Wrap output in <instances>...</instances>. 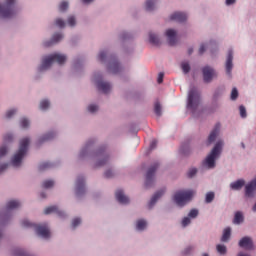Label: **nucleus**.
I'll use <instances>...</instances> for the list:
<instances>
[{"label": "nucleus", "mask_w": 256, "mask_h": 256, "mask_svg": "<svg viewBox=\"0 0 256 256\" xmlns=\"http://www.w3.org/2000/svg\"><path fill=\"white\" fill-rule=\"evenodd\" d=\"M67 61V56L59 53L51 54L50 56H46L42 60V64L39 67V71H47L53 63H58V65H63Z\"/></svg>", "instance_id": "obj_1"}, {"label": "nucleus", "mask_w": 256, "mask_h": 256, "mask_svg": "<svg viewBox=\"0 0 256 256\" xmlns=\"http://www.w3.org/2000/svg\"><path fill=\"white\" fill-rule=\"evenodd\" d=\"M221 151H223V141H218L204 160V167H207V169H214L215 161L218 159L219 155H221Z\"/></svg>", "instance_id": "obj_2"}, {"label": "nucleus", "mask_w": 256, "mask_h": 256, "mask_svg": "<svg viewBox=\"0 0 256 256\" xmlns=\"http://www.w3.org/2000/svg\"><path fill=\"white\" fill-rule=\"evenodd\" d=\"M29 143H31V140H29V138H23L22 140H20L18 152L13 156L11 160L13 167L21 166V161H23V157H25L27 153Z\"/></svg>", "instance_id": "obj_3"}, {"label": "nucleus", "mask_w": 256, "mask_h": 256, "mask_svg": "<svg viewBox=\"0 0 256 256\" xmlns=\"http://www.w3.org/2000/svg\"><path fill=\"white\" fill-rule=\"evenodd\" d=\"M193 195H195V191L193 190H180L174 194L173 200L178 207H184V205H187L193 199Z\"/></svg>", "instance_id": "obj_4"}, {"label": "nucleus", "mask_w": 256, "mask_h": 256, "mask_svg": "<svg viewBox=\"0 0 256 256\" xmlns=\"http://www.w3.org/2000/svg\"><path fill=\"white\" fill-rule=\"evenodd\" d=\"M201 104V94L197 91V88L193 87L188 93V104L187 108L191 111H197V107Z\"/></svg>", "instance_id": "obj_5"}, {"label": "nucleus", "mask_w": 256, "mask_h": 256, "mask_svg": "<svg viewBox=\"0 0 256 256\" xmlns=\"http://www.w3.org/2000/svg\"><path fill=\"white\" fill-rule=\"evenodd\" d=\"M22 227H34L37 235H39V237H43V239H49V237H51V231L49 230V226H47V224L35 225L28 220H23Z\"/></svg>", "instance_id": "obj_6"}, {"label": "nucleus", "mask_w": 256, "mask_h": 256, "mask_svg": "<svg viewBox=\"0 0 256 256\" xmlns=\"http://www.w3.org/2000/svg\"><path fill=\"white\" fill-rule=\"evenodd\" d=\"M19 207H21L20 201H17V200L9 201L6 204L5 210L0 213V223H7V221H9V218L11 217V211Z\"/></svg>", "instance_id": "obj_7"}, {"label": "nucleus", "mask_w": 256, "mask_h": 256, "mask_svg": "<svg viewBox=\"0 0 256 256\" xmlns=\"http://www.w3.org/2000/svg\"><path fill=\"white\" fill-rule=\"evenodd\" d=\"M15 0H6L4 5L0 4V17L2 19H11L15 15Z\"/></svg>", "instance_id": "obj_8"}, {"label": "nucleus", "mask_w": 256, "mask_h": 256, "mask_svg": "<svg viewBox=\"0 0 256 256\" xmlns=\"http://www.w3.org/2000/svg\"><path fill=\"white\" fill-rule=\"evenodd\" d=\"M159 169V162H154L152 165L149 166L146 172V187H151L153 185V181H155V173Z\"/></svg>", "instance_id": "obj_9"}, {"label": "nucleus", "mask_w": 256, "mask_h": 256, "mask_svg": "<svg viewBox=\"0 0 256 256\" xmlns=\"http://www.w3.org/2000/svg\"><path fill=\"white\" fill-rule=\"evenodd\" d=\"M94 157L97 161V167H103V165H106L107 161H109V155H107V152L105 150H97L94 153Z\"/></svg>", "instance_id": "obj_10"}, {"label": "nucleus", "mask_w": 256, "mask_h": 256, "mask_svg": "<svg viewBox=\"0 0 256 256\" xmlns=\"http://www.w3.org/2000/svg\"><path fill=\"white\" fill-rule=\"evenodd\" d=\"M203 79L205 83H211L215 77H217V72L210 66H205L202 68Z\"/></svg>", "instance_id": "obj_11"}, {"label": "nucleus", "mask_w": 256, "mask_h": 256, "mask_svg": "<svg viewBox=\"0 0 256 256\" xmlns=\"http://www.w3.org/2000/svg\"><path fill=\"white\" fill-rule=\"evenodd\" d=\"M238 245L242 249L251 251V249H253V239H251V237H249V236H245L239 241Z\"/></svg>", "instance_id": "obj_12"}, {"label": "nucleus", "mask_w": 256, "mask_h": 256, "mask_svg": "<svg viewBox=\"0 0 256 256\" xmlns=\"http://www.w3.org/2000/svg\"><path fill=\"white\" fill-rule=\"evenodd\" d=\"M167 39H168V44L173 47V45H176L177 43V31L174 29H168L166 30L165 33Z\"/></svg>", "instance_id": "obj_13"}, {"label": "nucleus", "mask_w": 256, "mask_h": 256, "mask_svg": "<svg viewBox=\"0 0 256 256\" xmlns=\"http://www.w3.org/2000/svg\"><path fill=\"white\" fill-rule=\"evenodd\" d=\"M85 193V179L83 177H78L76 181V195H83Z\"/></svg>", "instance_id": "obj_14"}, {"label": "nucleus", "mask_w": 256, "mask_h": 256, "mask_svg": "<svg viewBox=\"0 0 256 256\" xmlns=\"http://www.w3.org/2000/svg\"><path fill=\"white\" fill-rule=\"evenodd\" d=\"M225 67L227 75H231V71L233 69V50L228 51Z\"/></svg>", "instance_id": "obj_15"}, {"label": "nucleus", "mask_w": 256, "mask_h": 256, "mask_svg": "<svg viewBox=\"0 0 256 256\" xmlns=\"http://www.w3.org/2000/svg\"><path fill=\"white\" fill-rule=\"evenodd\" d=\"M171 21H177L178 23H184L187 21V14L183 12H175L170 16Z\"/></svg>", "instance_id": "obj_16"}, {"label": "nucleus", "mask_w": 256, "mask_h": 256, "mask_svg": "<svg viewBox=\"0 0 256 256\" xmlns=\"http://www.w3.org/2000/svg\"><path fill=\"white\" fill-rule=\"evenodd\" d=\"M163 195H165V189H161L158 192H156L152 196V198L148 204L149 209H151L153 207V205H155V203H157V201H159V199H161V197H163Z\"/></svg>", "instance_id": "obj_17"}, {"label": "nucleus", "mask_w": 256, "mask_h": 256, "mask_svg": "<svg viewBox=\"0 0 256 256\" xmlns=\"http://www.w3.org/2000/svg\"><path fill=\"white\" fill-rule=\"evenodd\" d=\"M256 192V179L252 180L247 186L245 190L246 197H253Z\"/></svg>", "instance_id": "obj_18"}, {"label": "nucleus", "mask_w": 256, "mask_h": 256, "mask_svg": "<svg viewBox=\"0 0 256 256\" xmlns=\"http://www.w3.org/2000/svg\"><path fill=\"white\" fill-rule=\"evenodd\" d=\"M51 213H57V215H59V217H65V213L61 210H59V208L57 206H50L45 208L44 210V215H51Z\"/></svg>", "instance_id": "obj_19"}, {"label": "nucleus", "mask_w": 256, "mask_h": 256, "mask_svg": "<svg viewBox=\"0 0 256 256\" xmlns=\"http://www.w3.org/2000/svg\"><path fill=\"white\" fill-rule=\"evenodd\" d=\"M116 199L118 202H120L122 205H127L129 203V197L123 193V190H117L116 191Z\"/></svg>", "instance_id": "obj_20"}, {"label": "nucleus", "mask_w": 256, "mask_h": 256, "mask_svg": "<svg viewBox=\"0 0 256 256\" xmlns=\"http://www.w3.org/2000/svg\"><path fill=\"white\" fill-rule=\"evenodd\" d=\"M221 129V124H216L214 129L211 131L208 137V143H213L215 139H217V135H219V130Z\"/></svg>", "instance_id": "obj_21"}, {"label": "nucleus", "mask_w": 256, "mask_h": 256, "mask_svg": "<svg viewBox=\"0 0 256 256\" xmlns=\"http://www.w3.org/2000/svg\"><path fill=\"white\" fill-rule=\"evenodd\" d=\"M97 89L103 93H109V91H111V84L108 82L98 81Z\"/></svg>", "instance_id": "obj_22"}, {"label": "nucleus", "mask_w": 256, "mask_h": 256, "mask_svg": "<svg viewBox=\"0 0 256 256\" xmlns=\"http://www.w3.org/2000/svg\"><path fill=\"white\" fill-rule=\"evenodd\" d=\"M108 71H110V73H113L115 75L119 73V71H121V65H119L118 61L114 60L109 64Z\"/></svg>", "instance_id": "obj_23"}, {"label": "nucleus", "mask_w": 256, "mask_h": 256, "mask_svg": "<svg viewBox=\"0 0 256 256\" xmlns=\"http://www.w3.org/2000/svg\"><path fill=\"white\" fill-rule=\"evenodd\" d=\"M5 155H7V147L2 146L0 147V159L1 157H5ZM9 167V164H1L0 165V173H3L5 171V169H7Z\"/></svg>", "instance_id": "obj_24"}, {"label": "nucleus", "mask_w": 256, "mask_h": 256, "mask_svg": "<svg viewBox=\"0 0 256 256\" xmlns=\"http://www.w3.org/2000/svg\"><path fill=\"white\" fill-rule=\"evenodd\" d=\"M61 39H63V34L56 33L53 35L51 42L45 43V47H51V45H53V43H59V41H61Z\"/></svg>", "instance_id": "obj_25"}, {"label": "nucleus", "mask_w": 256, "mask_h": 256, "mask_svg": "<svg viewBox=\"0 0 256 256\" xmlns=\"http://www.w3.org/2000/svg\"><path fill=\"white\" fill-rule=\"evenodd\" d=\"M149 42L152 45H161V40L159 39V36L155 33H150L149 34Z\"/></svg>", "instance_id": "obj_26"}, {"label": "nucleus", "mask_w": 256, "mask_h": 256, "mask_svg": "<svg viewBox=\"0 0 256 256\" xmlns=\"http://www.w3.org/2000/svg\"><path fill=\"white\" fill-rule=\"evenodd\" d=\"M243 221H244L243 213H241V212H236V213H235V216H234L233 223H234L235 225H240V223H243Z\"/></svg>", "instance_id": "obj_27"}, {"label": "nucleus", "mask_w": 256, "mask_h": 256, "mask_svg": "<svg viewBox=\"0 0 256 256\" xmlns=\"http://www.w3.org/2000/svg\"><path fill=\"white\" fill-rule=\"evenodd\" d=\"M230 237H231V228L224 229L221 241L223 243H225V242L229 241Z\"/></svg>", "instance_id": "obj_28"}, {"label": "nucleus", "mask_w": 256, "mask_h": 256, "mask_svg": "<svg viewBox=\"0 0 256 256\" xmlns=\"http://www.w3.org/2000/svg\"><path fill=\"white\" fill-rule=\"evenodd\" d=\"M243 185H245V181L243 180H238L236 182L231 183L230 187L231 189H234L235 191L241 189V187H243Z\"/></svg>", "instance_id": "obj_29"}, {"label": "nucleus", "mask_w": 256, "mask_h": 256, "mask_svg": "<svg viewBox=\"0 0 256 256\" xmlns=\"http://www.w3.org/2000/svg\"><path fill=\"white\" fill-rule=\"evenodd\" d=\"M53 137H55V133L50 132V133L44 135L42 138H40L38 140V143L41 144V143H45V141H51V139H53Z\"/></svg>", "instance_id": "obj_30"}, {"label": "nucleus", "mask_w": 256, "mask_h": 256, "mask_svg": "<svg viewBox=\"0 0 256 256\" xmlns=\"http://www.w3.org/2000/svg\"><path fill=\"white\" fill-rule=\"evenodd\" d=\"M154 112L157 117H161V115H163L161 111V103H159V101L155 102L154 104Z\"/></svg>", "instance_id": "obj_31"}, {"label": "nucleus", "mask_w": 256, "mask_h": 256, "mask_svg": "<svg viewBox=\"0 0 256 256\" xmlns=\"http://www.w3.org/2000/svg\"><path fill=\"white\" fill-rule=\"evenodd\" d=\"M145 227H147V222L145 220H138L136 222V229L138 231H143V229H145Z\"/></svg>", "instance_id": "obj_32"}, {"label": "nucleus", "mask_w": 256, "mask_h": 256, "mask_svg": "<svg viewBox=\"0 0 256 256\" xmlns=\"http://www.w3.org/2000/svg\"><path fill=\"white\" fill-rule=\"evenodd\" d=\"M50 105H51V103H49V100H42L40 102V109L42 111H47V109H49Z\"/></svg>", "instance_id": "obj_33"}, {"label": "nucleus", "mask_w": 256, "mask_h": 256, "mask_svg": "<svg viewBox=\"0 0 256 256\" xmlns=\"http://www.w3.org/2000/svg\"><path fill=\"white\" fill-rule=\"evenodd\" d=\"M215 199V192H208L205 197L206 203H213V200Z\"/></svg>", "instance_id": "obj_34"}, {"label": "nucleus", "mask_w": 256, "mask_h": 256, "mask_svg": "<svg viewBox=\"0 0 256 256\" xmlns=\"http://www.w3.org/2000/svg\"><path fill=\"white\" fill-rule=\"evenodd\" d=\"M181 68H182L183 73H185V74H187L191 71V66L189 65L188 62H182Z\"/></svg>", "instance_id": "obj_35"}, {"label": "nucleus", "mask_w": 256, "mask_h": 256, "mask_svg": "<svg viewBox=\"0 0 256 256\" xmlns=\"http://www.w3.org/2000/svg\"><path fill=\"white\" fill-rule=\"evenodd\" d=\"M53 185H55V182L53 180H46L43 182L42 187L44 189H51V187H53Z\"/></svg>", "instance_id": "obj_36"}, {"label": "nucleus", "mask_w": 256, "mask_h": 256, "mask_svg": "<svg viewBox=\"0 0 256 256\" xmlns=\"http://www.w3.org/2000/svg\"><path fill=\"white\" fill-rule=\"evenodd\" d=\"M216 249L220 255H225V253H227V247L225 245L218 244Z\"/></svg>", "instance_id": "obj_37"}, {"label": "nucleus", "mask_w": 256, "mask_h": 256, "mask_svg": "<svg viewBox=\"0 0 256 256\" xmlns=\"http://www.w3.org/2000/svg\"><path fill=\"white\" fill-rule=\"evenodd\" d=\"M155 9V2L153 0L146 1V11H153Z\"/></svg>", "instance_id": "obj_38"}, {"label": "nucleus", "mask_w": 256, "mask_h": 256, "mask_svg": "<svg viewBox=\"0 0 256 256\" xmlns=\"http://www.w3.org/2000/svg\"><path fill=\"white\" fill-rule=\"evenodd\" d=\"M68 9H69V3L65 2V1L62 2V3L59 5V11H60L61 13L67 11Z\"/></svg>", "instance_id": "obj_39"}, {"label": "nucleus", "mask_w": 256, "mask_h": 256, "mask_svg": "<svg viewBox=\"0 0 256 256\" xmlns=\"http://www.w3.org/2000/svg\"><path fill=\"white\" fill-rule=\"evenodd\" d=\"M45 169H51V163L44 162L39 165V171H45Z\"/></svg>", "instance_id": "obj_40"}, {"label": "nucleus", "mask_w": 256, "mask_h": 256, "mask_svg": "<svg viewBox=\"0 0 256 256\" xmlns=\"http://www.w3.org/2000/svg\"><path fill=\"white\" fill-rule=\"evenodd\" d=\"M239 111H240V117H242V119H245L247 117V109L245 108V106L241 105L239 107Z\"/></svg>", "instance_id": "obj_41"}, {"label": "nucleus", "mask_w": 256, "mask_h": 256, "mask_svg": "<svg viewBox=\"0 0 256 256\" xmlns=\"http://www.w3.org/2000/svg\"><path fill=\"white\" fill-rule=\"evenodd\" d=\"M239 97V91H237V88H233L231 92V100L235 101Z\"/></svg>", "instance_id": "obj_42"}, {"label": "nucleus", "mask_w": 256, "mask_h": 256, "mask_svg": "<svg viewBox=\"0 0 256 256\" xmlns=\"http://www.w3.org/2000/svg\"><path fill=\"white\" fill-rule=\"evenodd\" d=\"M20 125H21L22 129H27V127H29V120H27V118H23L20 121Z\"/></svg>", "instance_id": "obj_43"}, {"label": "nucleus", "mask_w": 256, "mask_h": 256, "mask_svg": "<svg viewBox=\"0 0 256 256\" xmlns=\"http://www.w3.org/2000/svg\"><path fill=\"white\" fill-rule=\"evenodd\" d=\"M55 25L60 27V29H63V27H65V21H63L61 18H58L55 21Z\"/></svg>", "instance_id": "obj_44"}, {"label": "nucleus", "mask_w": 256, "mask_h": 256, "mask_svg": "<svg viewBox=\"0 0 256 256\" xmlns=\"http://www.w3.org/2000/svg\"><path fill=\"white\" fill-rule=\"evenodd\" d=\"M188 177L191 179L193 177H195V175H197V168H191L188 173H187Z\"/></svg>", "instance_id": "obj_45"}, {"label": "nucleus", "mask_w": 256, "mask_h": 256, "mask_svg": "<svg viewBox=\"0 0 256 256\" xmlns=\"http://www.w3.org/2000/svg\"><path fill=\"white\" fill-rule=\"evenodd\" d=\"M98 110H99V107L95 104H91L88 106L89 113H95Z\"/></svg>", "instance_id": "obj_46"}, {"label": "nucleus", "mask_w": 256, "mask_h": 256, "mask_svg": "<svg viewBox=\"0 0 256 256\" xmlns=\"http://www.w3.org/2000/svg\"><path fill=\"white\" fill-rule=\"evenodd\" d=\"M197 215H199V210L197 209H192L188 214V216L191 217L192 219H195Z\"/></svg>", "instance_id": "obj_47"}, {"label": "nucleus", "mask_w": 256, "mask_h": 256, "mask_svg": "<svg viewBox=\"0 0 256 256\" xmlns=\"http://www.w3.org/2000/svg\"><path fill=\"white\" fill-rule=\"evenodd\" d=\"M76 23H77V21L75 20V18L73 16L68 17V25L70 27H75Z\"/></svg>", "instance_id": "obj_48"}, {"label": "nucleus", "mask_w": 256, "mask_h": 256, "mask_svg": "<svg viewBox=\"0 0 256 256\" xmlns=\"http://www.w3.org/2000/svg\"><path fill=\"white\" fill-rule=\"evenodd\" d=\"M15 113H17V110L12 109L6 112V119H11V117H13V115H15Z\"/></svg>", "instance_id": "obj_49"}, {"label": "nucleus", "mask_w": 256, "mask_h": 256, "mask_svg": "<svg viewBox=\"0 0 256 256\" xmlns=\"http://www.w3.org/2000/svg\"><path fill=\"white\" fill-rule=\"evenodd\" d=\"M78 225H81V218H75V219L72 221V227H73V229H75V227H78Z\"/></svg>", "instance_id": "obj_50"}, {"label": "nucleus", "mask_w": 256, "mask_h": 256, "mask_svg": "<svg viewBox=\"0 0 256 256\" xmlns=\"http://www.w3.org/2000/svg\"><path fill=\"white\" fill-rule=\"evenodd\" d=\"M106 57H107V52H105V51L100 52L99 55H98V59L101 62L105 61Z\"/></svg>", "instance_id": "obj_51"}, {"label": "nucleus", "mask_w": 256, "mask_h": 256, "mask_svg": "<svg viewBox=\"0 0 256 256\" xmlns=\"http://www.w3.org/2000/svg\"><path fill=\"white\" fill-rule=\"evenodd\" d=\"M191 223V219L189 217H185L182 220V226L187 227Z\"/></svg>", "instance_id": "obj_52"}, {"label": "nucleus", "mask_w": 256, "mask_h": 256, "mask_svg": "<svg viewBox=\"0 0 256 256\" xmlns=\"http://www.w3.org/2000/svg\"><path fill=\"white\" fill-rule=\"evenodd\" d=\"M4 141H6V143H9L10 141H13V135L12 134H6L4 136Z\"/></svg>", "instance_id": "obj_53"}, {"label": "nucleus", "mask_w": 256, "mask_h": 256, "mask_svg": "<svg viewBox=\"0 0 256 256\" xmlns=\"http://www.w3.org/2000/svg\"><path fill=\"white\" fill-rule=\"evenodd\" d=\"M104 176L106 177V179H111V177H113V171L107 170V171L104 173Z\"/></svg>", "instance_id": "obj_54"}, {"label": "nucleus", "mask_w": 256, "mask_h": 256, "mask_svg": "<svg viewBox=\"0 0 256 256\" xmlns=\"http://www.w3.org/2000/svg\"><path fill=\"white\" fill-rule=\"evenodd\" d=\"M163 77H165V74H163V72H160L157 79L159 84L163 83Z\"/></svg>", "instance_id": "obj_55"}, {"label": "nucleus", "mask_w": 256, "mask_h": 256, "mask_svg": "<svg viewBox=\"0 0 256 256\" xmlns=\"http://www.w3.org/2000/svg\"><path fill=\"white\" fill-rule=\"evenodd\" d=\"M205 53V44H202L199 48V55H203Z\"/></svg>", "instance_id": "obj_56"}, {"label": "nucleus", "mask_w": 256, "mask_h": 256, "mask_svg": "<svg viewBox=\"0 0 256 256\" xmlns=\"http://www.w3.org/2000/svg\"><path fill=\"white\" fill-rule=\"evenodd\" d=\"M155 147H157V140H153L151 143H150V149H155Z\"/></svg>", "instance_id": "obj_57"}, {"label": "nucleus", "mask_w": 256, "mask_h": 256, "mask_svg": "<svg viewBox=\"0 0 256 256\" xmlns=\"http://www.w3.org/2000/svg\"><path fill=\"white\" fill-rule=\"evenodd\" d=\"M193 250L192 247H188L184 250V255H189V253H191V251Z\"/></svg>", "instance_id": "obj_58"}, {"label": "nucleus", "mask_w": 256, "mask_h": 256, "mask_svg": "<svg viewBox=\"0 0 256 256\" xmlns=\"http://www.w3.org/2000/svg\"><path fill=\"white\" fill-rule=\"evenodd\" d=\"M235 3V0H226V5H233Z\"/></svg>", "instance_id": "obj_59"}, {"label": "nucleus", "mask_w": 256, "mask_h": 256, "mask_svg": "<svg viewBox=\"0 0 256 256\" xmlns=\"http://www.w3.org/2000/svg\"><path fill=\"white\" fill-rule=\"evenodd\" d=\"M193 53V48H190L189 50H188V55H191Z\"/></svg>", "instance_id": "obj_60"}, {"label": "nucleus", "mask_w": 256, "mask_h": 256, "mask_svg": "<svg viewBox=\"0 0 256 256\" xmlns=\"http://www.w3.org/2000/svg\"><path fill=\"white\" fill-rule=\"evenodd\" d=\"M83 1V3H91V2H93V0H82Z\"/></svg>", "instance_id": "obj_61"}, {"label": "nucleus", "mask_w": 256, "mask_h": 256, "mask_svg": "<svg viewBox=\"0 0 256 256\" xmlns=\"http://www.w3.org/2000/svg\"><path fill=\"white\" fill-rule=\"evenodd\" d=\"M40 196L42 197V199H45L47 197L45 193H41Z\"/></svg>", "instance_id": "obj_62"}, {"label": "nucleus", "mask_w": 256, "mask_h": 256, "mask_svg": "<svg viewBox=\"0 0 256 256\" xmlns=\"http://www.w3.org/2000/svg\"><path fill=\"white\" fill-rule=\"evenodd\" d=\"M183 155H187V152L185 150H182Z\"/></svg>", "instance_id": "obj_63"}, {"label": "nucleus", "mask_w": 256, "mask_h": 256, "mask_svg": "<svg viewBox=\"0 0 256 256\" xmlns=\"http://www.w3.org/2000/svg\"><path fill=\"white\" fill-rule=\"evenodd\" d=\"M1 237H3V233L0 232V239H1Z\"/></svg>", "instance_id": "obj_64"}]
</instances>
